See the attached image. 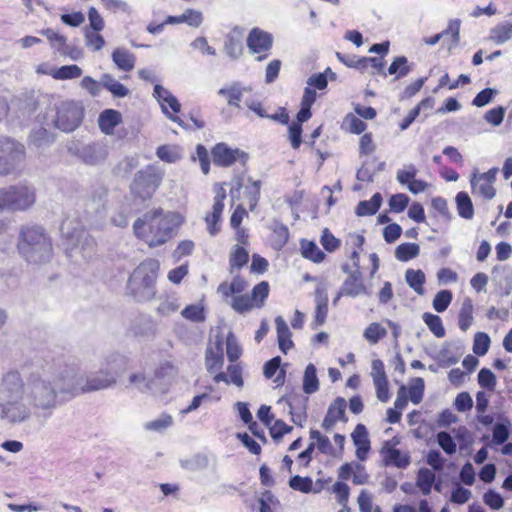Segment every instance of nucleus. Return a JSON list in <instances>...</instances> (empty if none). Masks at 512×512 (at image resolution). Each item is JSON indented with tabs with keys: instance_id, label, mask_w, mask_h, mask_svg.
Masks as SVG:
<instances>
[{
	"instance_id": "28",
	"label": "nucleus",
	"mask_w": 512,
	"mask_h": 512,
	"mask_svg": "<svg viewBox=\"0 0 512 512\" xmlns=\"http://www.w3.org/2000/svg\"><path fill=\"white\" fill-rule=\"evenodd\" d=\"M153 95L157 99L158 103L160 104L163 113L166 114L169 117V119H171L172 121H174V122L178 123L180 126H182L181 119L179 117H177V116L172 115L168 111V108H167V106L165 104V101L167 100V97H169L170 100L172 101V103L175 106L176 105V97L174 95H172L170 91H168L166 88H164L163 86H161L159 84H156L154 86V93H153Z\"/></svg>"
},
{
	"instance_id": "16",
	"label": "nucleus",
	"mask_w": 512,
	"mask_h": 512,
	"mask_svg": "<svg viewBox=\"0 0 512 512\" xmlns=\"http://www.w3.org/2000/svg\"><path fill=\"white\" fill-rule=\"evenodd\" d=\"M226 192L223 188H219L214 197L212 212L205 217L208 232L211 236H215L220 231V219L224 209V200Z\"/></svg>"
},
{
	"instance_id": "51",
	"label": "nucleus",
	"mask_w": 512,
	"mask_h": 512,
	"mask_svg": "<svg viewBox=\"0 0 512 512\" xmlns=\"http://www.w3.org/2000/svg\"><path fill=\"white\" fill-rule=\"evenodd\" d=\"M422 107L431 108L432 107V100L429 99V98L424 99L416 107H414L412 110L409 111L407 116L400 123V129L402 131L406 130L414 122V120L420 114V110H421Z\"/></svg>"
},
{
	"instance_id": "38",
	"label": "nucleus",
	"mask_w": 512,
	"mask_h": 512,
	"mask_svg": "<svg viewBox=\"0 0 512 512\" xmlns=\"http://www.w3.org/2000/svg\"><path fill=\"white\" fill-rule=\"evenodd\" d=\"M420 253V247L416 243L400 244L395 250V257L402 262L416 258Z\"/></svg>"
},
{
	"instance_id": "39",
	"label": "nucleus",
	"mask_w": 512,
	"mask_h": 512,
	"mask_svg": "<svg viewBox=\"0 0 512 512\" xmlns=\"http://www.w3.org/2000/svg\"><path fill=\"white\" fill-rule=\"evenodd\" d=\"M471 186L474 192H477L486 199L494 198L496 190L493 185L489 182L480 180L477 174H474L471 178Z\"/></svg>"
},
{
	"instance_id": "12",
	"label": "nucleus",
	"mask_w": 512,
	"mask_h": 512,
	"mask_svg": "<svg viewBox=\"0 0 512 512\" xmlns=\"http://www.w3.org/2000/svg\"><path fill=\"white\" fill-rule=\"evenodd\" d=\"M269 294V284L266 281L258 283L252 289L251 296L239 294L230 297V305L239 314H244L254 308H261Z\"/></svg>"
},
{
	"instance_id": "29",
	"label": "nucleus",
	"mask_w": 512,
	"mask_h": 512,
	"mask_svg": "<svg viewBox=\"0 0 512 512\" xmlns=\"http://www.w3.org/2000/svg\"><path fill=\"white\" fill-rule=\"evenodd\" d=\"M488 39L495 44L501 45L512 39V22L504 21L497 24L490 30Z\"/></svg>"
},
{
	"instance_id": "60",
	"label": "nucleus",
	"mask_w": 512,
	"mask_h": 512,
	"mask_svg": "<svg viewBox=\"0 0 512 512\" xmlns=\"http://www.w3.org/2000/svg\"><path fill=\"white\" fill-rule=\"evenodd\" d=\"M358 505L360 512H381L379 506H374L372 496L366 490H362L358 496Z\"/></svg>"
},
{
	"instance_id": "3",
	"label": "nucleus",
	"mask_w": 512,
	"mask_h": 512,
	"mask_svg": "<svg viewBox=\"0 0 512 512\" xmlns=\"http://www.w3.org/2000/svg\"><path fill=\"white\" fill-rule=\"evenodd\" d=\"M181 223L179 214L156 208L139 217L133 224V231L149 247H157L168 242Z\"/></svg>"
},
{
	"instance_id": "45",
	"label": "nucleus",
	"mask_w": 512,
	"mask_h": 512,
	"mask_svg": "<svg viewBox=\"0 0 512 512\" xmlns=\"http://www.w3.org/2000/svg\"><path fill=\"white\" fill-rule=\"evenodd\" d=\"M156 155L162 161L174 163L181 158L180 150L177 146L162 145L157 148Z\"/></svg>"
},
{
	"instance_id": "32",
	"label": "nucleus",
	"mask_w": 512,
	"mask_h": 512,
	"mask_svg": "<svg viewBox=\"0 0 512 512\" xmlns=\"http://www.w3.org/2000/svg\"><path fill=\"white\" fill-rule=\"evenodd\" d=\"M205 361L209 373H214L222 368L224 357L220 343H217L216 350L211 347L206 350Z\"/></svg>"
},
{
	"instance_id": "56",
	"label": "nucleus",
	"mask_w": 512,
	"mask_h": 512,
	"mask_svg": "<svg viewBox=\"0 0 512 512\" xmlns=\"http://www.w3.org/2000/svg\"><path fill=\"white\" fill-rule=\"evenodd\" d=\"M173 423V418L171 415L162 414L157 419L147 422L145 427L147 430L162 432L168 427H170Z\"/></svg>"
},
{
	"instance_id": "64",
	"label": "nucleus",
	"mask_w": 512,
	"mask_h": 512,
	"mask_svg": "<svg viewBox=\"0 0 512 512\" xmlns=\"http://www.w3.org/2000/svg\"><path fill=\"white\" fill-rule=\"evenodd\" d=\"M259 512H272V507L278 504V500L268 490L264 491L258 500Z\"/></svg>"
},
{
	"instance_id": "21",
	"label": "nucleus",
	"mask_w": 512,
	"mask_h": 512,
	"mask_svg": "<svg viewBox=\"0 0 512 512\" xmlns=\"http://www.w3.org/2000/svg\"><path fill=\"white\" fill-rule=\"evenodd\" d=\"M351 438L356 446V457L360 461L366 460L370 450V440L366 427L363 424H358L352 432Z\"/></svg>"
},
{
	"instance_id": "5",
	"label": "nucleus",
	"mask_w": 512,
	"mask_h": 512,
	"mask_svg": "<svg viewBox=\"0 0 512 512\" xmlns=\"http://www.w3.org/2000/svg\"><path fill=\"white\" fill-rule=\"evenodd\" d=\"M17 251L29 264L39 265L46 263L53 254L52 239L41 226H23L19 231Z\"/></svg>"
},
{
	"instance_id": "23",
	"label": "nucleus",
	"mask_w": 512,
	"mask_h": 512,
	"mask_svg": "<svg viewBox=\"0 0 512 512\" xmlns=\"http://www.w3.org/2000/svg\"><path fill=\"white\" fill-rule=\"evenodd\" d=\"M18 118L30 117L37 109L38 102L32 94H21L12 100Z\"/></svg>"
},
{
	"instance_id": "36",
	"label": "nucleus",
	"mask_w": 512,
	"mask_h": 512,
	"mask_svg": "<svg viewBox=\"0 0 512 512\" xmlns=\"http://www.w3.org/2000/svg\"><path fill=\"white\" fill-rule=\"evenodd\" d=\"M319 389V380L316 374V367L313 364L307 365L303 377V391L306 394H313Z\"/></svg>"
},
{
	"instance_id": "9",
	"label": "nucleus",
	"mask_w": 512,
	"mask_h": 512,
	"mask_svg": "<svg viewBox=\"0 0 512 512\" xmlns=\"http://www.w3.org/2000/svg\"><path fill=\"white\" fill-rule=\"evenodd\" d=\"M61 232L78 251L84 260H89L96 253V242L77 220H65L61 225Z\"/></svg>"
},
{
	"instance_id": "50",
	"label": "nucleus",
	"mask_w": 512,
	"mask_h": 512,
	"mask_svg": "<svg viewBox=\"0 0 512 512\" xmlns=\"http://www.w3.org/2000/svg\"><path fill=\"white\" fill-rule=\"evenodd\" d=\"M310 438L315 440V445L321 453L326 455L333 454L334 449L327 436L322 435L318 430L311 429Z\"/></svg>"
},
{
	"instance_id": "7",
	"label": "nucleus",
	"mask_w": 512,
	"mask_h": 512,
	"mask_svg": "<svg viewBox=\"0 0 512 512\" xmlns=\"http://www.w3.org/2000/svg\"><path fill=\"white\" fill-rule=\"evenodd\" d=\"M36 202V189L28 181L0 188V213L24 212L29 210Z\"/></svg>"
},
{
	"instance_id": "11",
	"label": "nucleus",
	"mask_w": 512,
	"mask_h": 512,
	"mask_svg": "<svg viewBox=\"0 0 512 512\" xmlns=\"http://www.w3.org/2000/svg\"><path fill=\"white\" fill-rule=\"evenodd\" d=\"M163 179V173L154 166H147L137 172L133 182V193L142 200H148L158 189Z\"/></svg>"
},
{
	"instance_id": "46",
	"label": "nucleus",
	"mask_w": 512,
	"mask_h": 512,
	"mask_svg": "<svg viewBox=\"0 0 512 512\" xmlns=\"http://www.w3.org/2000/svg\"><path fill=\"white\" fill-rule=\"evenodd\" d=\"M423 320L425 324L428 326L429 330L438 338H442L445 336V328L442 324V320L439 316L424 313Z\"/></svg>"
},
{
	"instance_id": "40",
	"label": "nucleus",
	"mask_w": 512,
	"mask_h": 512,
	"mask_svg": "<svg viewBox=\"0 0 512 512\" xmlns=\"http://www.w3.org/2000/svg\"><path fill=\"white\" fill-rule=\"evenodd\" d=\"M301 252L303 257L315 263L321 262L325 257V254L321 251V249L311 241L303 240L301 242Z\"/></svg>"
},
{
	"instance_id": "34",
	"label": "nucleus",
	"mask_w": 512,
	"mask_h": 512,
	"mask_svg": "<svg viewBox=\"0 0 512 512\" xmlns=\"http://www.w3.org/2000/svg\"><path fill=\"white\" fill-rule=\"evenodd\" d=\"M458 214L465 219H472L474 216V207L471 198L466 192H459L456 196Z\"/></svg>"
},
{
	"instance_id": "25",
	"label": "nucleus",
	"mask_w": 512,
	"mask_h": 512,
	"mask_svg": "<svg viewBox=\"0 0 512 512\" xmlns=\"http://www.w3.org/2000/svg\"><path fill=\"white\" fill-rule=\"evenodd\" d=\"M247 287L248 282L240 275H235L230 284L222 282L218 286L217 292L221 294L224 299H228L232 296L241 294L247 289Z\"/></svg>"
},
{
	"instance_id": "55",
	"label": "nucleus",
	"mask_w": 512,
	"mask_h": 512,
	"mask_svg": "<svg viewBox=\"0 0 512 512\" xmlns=\"http://www.w3.org/2000/svg\"><path fill=\"white\" fill-rule=\"evenodd\" d=\"M226 353L230 362H235L242 353V349L232 332H230L226 338Z\"/></svg>"
},
{
	"instance_id": "44",
	"label": "nucleus",
	"mask_w": 512,
	"mask_h": 512,
	"mask_svg": "<svg viewBox=\"0 0 512 512\" xmlns=\"http://www.w3.org/2000/svg\"><path fill=\"white\" fill-rule=\"evenodd\" d=\"M411 70L408 64V59L405 56H398L390 64L388 73L390 75H396V79L406 76Z\"/></svg>"
},
{
	"instance_id": "20",
	"label": "nucleus",
	"mask_w": 512,
	"mask_h": 512,
	"mask_svg": "<svg viewBox=\"0 0 512 512\" xmlns=\"http://www.w3.org/2000/svg\"><path fill=\"white\" fill-rule=\"evenodd\" d=\"M123 121L122 114L115 109H105L98 116V127L105 135H112Z\"/></svg>"
},
{
	"instance_id": "59",
	"label": "nucleus",
	"mask_w": 512,
	"mask_h": 512,
	"mask_svg": "<svg viewBox=\"0 0 512 512\" xmlns=\"http://www.w3.org/2000/svg\"><path fill=\"white\" fill-rule=\"evenodd\" d=\"M452 293L449 290L439 291L433 299V308L437 312H444L450 305Z\"/></svg>"
},
{
	"instance_id": "62",
	"label": "nucleus",
	"mask_w": 512,
	"mask_h": 512,
	"mask_svg": "<svg viewBox=\"0 0 512 512\" xmlns=\"http://www.w3.org/2000/svg\"><path fill=\"white\" fill-rule=\"evenodd\" d=\"M505 108L498 106L496 108L488 110L484 115V120L493 126H499L504 119Z\"/></svg>"
},
{
	"instance_id": "10",
	"label": "nucleus",
	"mask_w": 512,
	"mask_h": 512,
	"mask_svg": "<svg viewBox=\"0 0 512 512\" xmlns=\"http://www.w3.org/2000/svg\"><path fill=\"white\" fill-rule=\"evenodd\" d=\"M159 264L155 260L142 262L133 272V290H142L137 295L140 299H149L153 296L154 284Z\"/></svg>"
},
{
	"instance_id": "31",
	"label": "nucleus",
	"mask_w": 512,
	"mask_h": 512,
	"mask_svg": "<svg viewBox=\"0 0 512 512\" xmlns=\"http://www.w3.org/2000/svg\"><path fill=\"white\" fill-rule=\"evenodd\" d=\"M244 91L245 88L241 87L240 83L235 82L230 86L219 89L218 94L227 98L229 106L240 108Z\"/></svg>"
},
{
	"instance_id": "49",
	"label": "nucleus",
	"mask_w": 512,
	"mask_h": 512,
	"mask_svg": "<svg viewBox=\"0 0 512 512\" xmlns=\"http://www.w3.org/2000/svg\"><path fill=\"white\" fill-rule=\"evenodd\" d=\"M346 406H347V404H346L345 399L342 397H338L330 404V406L327 410V414L332 416V418H334L337 422L338 421L346 422L347 421L346 414H345Z\"/></svg>"
},
{
	"instance_id": "2",
	"label": "nucleus",
	"mask_w": 512,
	"mask_h": 512,
	"mask_svg": "<svg viewBox=\"0 0 512 512\" xmlns=\"http://www.w3.org/2000/svg\"><path fill=\"white\" fill-rule=\"evenodd\" d=\"M0 419L11 425H18L30 420V408L25 403L26 378L17 370L3 373L0 381Z\"/></svg>"
},
{
	"instance_id": "22",
	"label": "nucleus",
	"mask_w": 512,
	"mask_h": 512,
	"mask_svg": "<svg viewBox=\"0 0 512 512\" xmlns=\"http://www.w3.org/2000/svg\"><path fill=\"white\" fill-rule=\"evenodd\" d=\"M342 293L345 296L357 297L362 294H368L367 288L362 281L361 272L359 269L350 273L347 279L344 281L342 287Z\"/></svg>"
},
{
	"instance_id": "48",
	"label": "nucleus",
	"mask_w": 512,
	"mask_h": 512,
	"mask_svg": "<svg viewBox=\"0 0 512 512\" xmlns=\"http://www.w3.org/2000/svg\"><path fill=\"white\" fill-rule=\"evenodd\" d=\"M85 45L92 51H99L105 44L104 38L99 34V31L90 30L88 27L84 28Z\"/></svg>"
},
{
	"instance_id": "35",
	"label": "nucleus",
	"mask_w": 512,
	"mask_h": 512,
	"mask_svg": "<svg viewBox=\"0 0 512 512\" xmlns=\"http://www.w3.org/2000/svg\"><path fill=\"white\" fill-rule=\"evenodd\" d=\"M435 477V473L428 468H421L418 471L416 486L424 495H428L431 492Z\"/></svg>"
},
{
	"instance_id": "43",
	"label": "nucleus",
	"mask_w": 512,
	"mask_h": 512,
	"mask_svg": "<svg viewBox=\"0 0 512 512\" xmlns=\"http://www.w3.org/2000/svg\"><path fill=\"white\" fill-rule=\"evenodd\" d=\"M473 322V304L470 299H465L459 313V327L466 331Z\"/></svg>"
},
{
	"instance_id": "42",
	"label": "nucleus",
	"mask_w": 512,
	"mask_h": 512,
	"mask_svg": "<svg viewBox=\"0 0 512 512\" xmlns=\"http://www.w3.org/2000/svg\"><path fill=\"white\" fill-rule=\"evenodd\" d=\"M82 73V69L78 65L73 64L62 66L51 73V75L57 80H68L78 78Z\"/></svg>"
},
{
	"instance_id": "24",
	"label": "nucleus",
	"mask_w": 512,
	"mask_h": 512,
	"mask_svg": "<svg viewBox=\"0 0 512 512\" xmlns=\"http://www.w3.org/2000/svg\"><path fill=\"white\" fill-rule=\"evenodd\" d=\"M28 142L30 147L42 151L55 142V135L46 128L40 127L31 131Z\"/></svg>"
},
{
	"instance_id": "14",
	"label": "nucleus",
	"mask_w": 512,
	"mask_h": 512,
	"mask_svg": "<svg viewBox=\"0 0 512 512\" xmlns=\"http://www.w3.org/2000/svg\"><path fill=\"white\" fill-rule=\"evenodd\" d=\"M68 151L87 165L100 164L105 161L108 155L106 148L99 143H91L82 146L73 143L68 147Z\"/></svg>"
},
{
	"instance_id": "15",
	"label": "nucleus",
	"mask_w": 512,
	"mask_h": 512,
	"mask_svg": "<svg viewBox=\"0 0 512 512\" xmlns=\"http://www.w3.org/2000/svg\"><path fill=\"white\" fill-rule=\"evenodd\" d=\"M399 444L400 439L396 436L383 443L380 453L385 465H394L398 468H406L410 464V457L407 454H402L401 451L396 448Z\"/></svg>"
},
{
	"instance_id": "6",
	"label": "nucleus",
	"mask_w": 512,
	"mask_h": 512,
	"mask_svg": "<svg viewBox=\"0 0 512 512\" xmlns=\"http://www.w3.org/2000/svg\"><path fill=\"white\" fill-rule=\"evenodd\" d=\"M84 114L85 108L82 101L62 100L45 111L41 122L65 133H70L81 125Z\"/></svg>"
},
{
	"instance_id": "52",
	"label": "nucleus",
	"mask_w": 512,
	"mask_h": 512,
	"mask_svg": "<svg viewBox=\"0 0 512 512\" xmlns=\"http://www.w3.org/2000/svg\"><path fill=\"white\" fill-rule=\"evenodd\" d=\"M490 346V337L484 332H477L473 341V352L478 356H483L488 352Z\"/></svg>"
},
{
	"instance_id": "58",
	"label": "nucleus",
	"mask_w": 512,
	"mask_h": 512,
	"mask_svg": "<svg viewBox=\"0 0 512 512\" xmlns=\"http://www.w3.org/2000/svg\"><path fill=\"white\" fill-rule=\"evenodd\" d=\"M438 445L443 451L449 455L456 453L457 445L451 435L446 431H441L437 434Z\"/></svg>"
},
{
	"instance_id": "37",
	"label": "nucleus",
	"mask_w": 512,
	"mask_h": 512,
	"mask_svg": "<svg viewBox=\"0 0 512 512\" xmlns=\"http://www.w3.org/2000/svg\"><path fill=\"white\" fill-rule=\"evenodd\" d=\"M407 284L419 295L424 293L425 274L421 270L408 269L405 272Z\"/></svg>"
},
{
	"instance_id": "19",
	"label": "nucleus",
	"mask_w": 512,
	"mask_h": 512,
	"mask_svg": "<svg viewBox=\"0 0 512 512\" xmlns=\"http://www.w3.org/2000/svg\"><path fill=\"white\" fill-rule=\"evenodd\" d=\"M212 155L214 163L223 167L231 166L239 156L246 157L244 152L239 149H230L224 143L217 144L212 150Z\"/></svg>"
},
{
	"instance_id": "26",
	"label": "nucleus",
	"mask_w": 512,
	"mask_h": 512,
	"mask_svg": "<svg viewBox=\"0 0 512 512\" xmlns=\"http://www.w3.org/2000/svg\"><path fill=\"white\" fill-rule=\"evenodd\" d=\"M183 22L191 27L198 28L203 22V14L198 10L186 9L182 15L169 16L165 21V23L168 24H179Z\"/></svg>"
},
{
	"instance_id": "1",
	"label": "nucleus",
	"mask_w": 512,
	"mask_h": 512,
	"mask_svg": "<svg viewBox=\"0 0 512 512\" xmlns=\"http://www.w3.org/2000/svg\"><path fill=\"white\" fill-rule=\"evenodd\" d=\"M59 394L71 395L67 368L59 370L54 365L33 366L26 373V404L30 417L49 419L59 406Z\"/></svg>"
},
{
	"instance_id": "4",
	"label": "nucleus",
	"mask_w": 512,
	"mask_h": 512,
	"mask_svg": "<svg viewBox=\"0 0 512 512\" xmlns=\"http://www.w3.org/2000/svg\"><path fill=\"white\" fill-rule=\"evenodd\" d=\"M107 364L110 370H99L85 378L78 375L73 369L67 368L71 396L106 389L114 385L117 381L118 372L125 369V357L119 354H111L107 358Z\"/></svg>"
},
{
	"instance_id": "17",
	"label": "nucleus",
	"mask_w": 512,
	"mask_h": 512,
	"mask_svg": "<svg viewBox=\"0 0 512 512\" xmlns=\"http://www.w3.org/2000/svg\"><path fill=\"white\" fill-rule=\"evenodd\" d=\"M272 43V35L259 28H253L247 38V46L254 54L268 51L272 47Z\"/></svg>"
},
{
	"instance_id": "33",
	"label": "nucleus",
	"mask_w": 512,
	"mask_h": 512,
	"mask_svg": "<svg viewBox=\"0 0 512 512\" xmlns=\"http://www.w3.org/2000/svg\"><path fill=\"white\" fill-rule=\"evenodd\" d=\"M382 203V197L379 193H376L368 201H361L356 207V214L358 216H368L375 214L380 208Z\"/></svg>"
},
{
	"instance_id": "47",
	"label": "nucleus",
	"mask_w": 512,
	"mask_h": 512,
	"mask_svg": "<svg viewBox=\"0 0 512 512\" xmlns=\"http://www.w3.org/2000/svg\"><path fill=\"white\" fill-rule=\"evenodd\" d=\"M387 331L384 327H382L379 323L373 322L371 323L363 333L364 338L370 344H376L378 341L384 337H386Z\"/></svg>"
},
{
	"instance_id": "41",
	"label": "nucleus",
	"mask_w": 512,
	"mask_h": 512,
	"mask_svg": "<svg viewBox=\"0 0 512 512\" xmlns=\"http://www.w3.org/2000/svg\"><path fill=\"white\" fill-rule=\"evenodd\" d=\"M249 260V254L247 250L243 247L236 245L234 247L233 252L230 255L229 263H230V274L234 273L235 268H241L247 264Z\"/></svg>"
},
{
	"instance_id": "57",
	"label": "nucleus",
	"mask_w": 512,
	"mask_h": 512,
	"mask_svg": "<svg viewBox=\"0 0 512 512\" xmlns=\"http://www.w3.org/2000/svg\"><path fill=\"white\" fill-rule=\"evenodd\" d=\"M424 380L420 377L414 378L409 387V397L412 403L419 404L423 398Z\"/></svg>"
},
{
	"instance_id": "18",
	"label": "nucleus",
	"mask_w": 512,
	"mask_h": 512,
	"mask_svg": "<svg viewBox=\"0 0 512 512\" xmlns=\"http://www.w3.org/2000/svg\"><path fill=\"white\" fill-rule=\"evenodd\" d=\"M315 319L313 322L314 328L323 325L326 321L328 314V295L327 285L319 283L315 290Z\"/></svg>"
},
{
	"instance_id": "27",
	"label": "nucleus",
	"mask_w": 512,
	"mask_h": 512,
	"mask_svg": "<svg viewBox=\"0 0 512 512\" xmlns=\"http://www.w3.org/2000/svg\"><path fill=\"white\" fill-rule=\"evenodd\" d=\"M276 330H277V338L279 349L286 354L287 351L293 346V342L291 340V332L285 320L278 316L275 319Z\"/></svg>"
},
{
	"instance_id": "53",
	"label": "nucleus",
	"mask_w": 512,
	"mask_h": 512,
	"mask_svg": "<svg viewBox=\"0 0 512 512\" xmlns=\"http://www.w3.org/2000/svg\"><path fill=\"white\" fill-rule=\"evenodd\" d=\"M289 486L296 491L309 493L313 490V481L310 477L293 476L289 480Z\"/></svg>"
},
{
	"instance_id": "30",
	"label": "nucleus",
	"mask_w": 512,
	"mask_h": 512,
	"mask_svg": "<svg viewBox=\"0 0 512 512\" xmlns=\"http://www.w3.org/2000/svg\"><path fill=\"white\" fill-rule=\"evenodd\" d=\"M224 50L226 54L232 59H237L240 57L243 52V45L242 36L239 31L234 30L227 36L224 44Z\"/></svg>"
},
{
	"instance_id": "8",
	"label": "nucleus",
	"mask_w": 512,
	"mask_h": 512,
	"mask_svg": "<svg viewBox=\"0 0 512 512\" xmlns=\"http://www.w3.org/2000/svg\"><path fill=\"white\" fill-rule=\"evenodd\" d=\"M26 159L25 146L8 136H0V178L18 175Z\"/></svg>"
},
{
	"instance_id": "13",
	"label": "nucleus",
	"mask_w": 512,
	"mask_h": 512,
	"mask_svg": "<svg viewBox=\"0 0 512 512\" xmlns=\"http://www.w3.org/2000/svg\"><path fill=\"white\" fill-rule=\"evenodd\" d=\"M80 86L92 97L99 96L102 88H105L117 98L125 97L128 93L127 88L108 73L103 74L99 81L90 76H85L82 78Z\"/></svg>"
},
{
	"instance_id": "54",
	"label": "nucleus",
	"mask_w": 512,
	"mask_h": 512,
	"mask_svg": "<svg viewBox=\"0 0 512 512\" xmlns=\"http://www.w3.org/2000/svg\"><path fill=\"white\" fill-rule=\"evenodd\" d=\"M343 126H345L350 133L354 134H360L367 128L365 122L351 113L345 116Z\"/></svg>"
},
{
	"instance_id": "61",
	"label": "nucleus",
	"mask_w": 512,
	"mask_h": 512,
	"mask_svg": "<svg viewBox=\"0 0 512 512\" xmlns=\"http://www.w3.org/2000/svg\"><path fill=\"white\" fill-rule=\"evenodd\" d=\"M479 385L488 390H494L496 385L495 375L487 368H482L478 374Z\"/></svg>"
},
{
	"instance_id": "63",
	"label": "nucleus",
	"mask_w": 512,
	"mask_h": 512,
	"mask_svg": "<svg viewBox=\"0 0 512 512\" xmlns=\"http://www.w3.org/2000/svg\"><path fill=\"white\" fill-rule=\"evenodd\" d=\"M409 203V197L406 194H395L389 200V207L392 211L400 213L404 211Z\"/></svg>"
}]
</instances>
